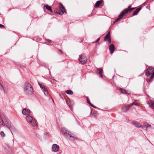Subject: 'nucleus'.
<instances>
[{
	"mask_svg": "<svg viewBox=\"0 0 154 154\" xmlns=\"http://www.w3.org/2000/svg\"><path fill=\"white\" fill-rule=\"evenodd\" d=\"M100 40V38H99L95 42H93V43H96L98 42Z\"/></svg>",
	"mask_w": 154,
	"mask_h": 154,
	"instance_id": "obj_30",
	"label": "nucleus"
},
{
	"mask_svg": "<svg viewBox=\"0 0 154 154\" xmlns=\"http://www.w3.org/2000/svg\"><path fill=\"white\" fill-rule=\"evenodd\" d=\"M38 85L40 86V88L42 90L45 94V95H48V91L45 87L39 83H38Z\"/></svg>",
	"mask_w": 154,
	"mask_h": 154,
	"instance_id": "obj_7",
	"label": "nucleus"
},
{
	"mask_svg": "<svg viewBox=\"0 0 154 154\" xmlns=\"http://www.w3.org/2000/svg\"><path fill=\"white\" fill-rule=\"evenodd\" d=\"M98 72L99 73L100 75V77L101 78L103 77V70L101 68H100L98 69Z\"/></svg>",
	"mask_w": 154,
	"mask_h": 154,
	"instance_id": "obj_17",
	"label": "nucleus"
},
{
	"mask_svg": "<svg viewBox=\"0 0 154 154\" xmlns=\"http://www.w3.org/2000/svg\"><path fill=\"white\" fill-rule=\"evenodd\" d=\"M87 103L89 104L91 106L94 108V106L91 103L88 98L87 99Z\"/></svg>",
	"mask_w": 154,
	"mask_h": 154,
	"instance_id": "obj_26",
	"label": "nucleus"
},
{
	"mask_svg": "<svg viewBox=\"0 0 154 154\" xmlns=\"http://www.w3.org/2000/svg\"><path fill=\"white\" fill-rule=\"evenodd\" d=\"M5 122L6 123V124L5 125L4 124V125H5L11 131V129L13 125L10 120L8 119L5 118Z\"/></svg>",
	"mask_w": 154,
	"mask_h": 154,
	"instance_id": "obj_3",
	"label": "nucleus"
},
{
	"mask_svg": "<svg viewBox=\"0 0 154 154\" xmlns=\"http://www.w3.org/2000/svg\"><path fill=\"white\" fill-rule=\"evenodd\" d=\"M66 93L67 94H73V92L70 90H68L66 91Z\"/></svg>",
	"mask_w": 154,
	"mask_h": 154,
	"instance_id": "obj_25",
	"label": "nucleus"
},
{
	"mask_svg": "<svg viewBox=\"0 0 154 154\" xmlns=\"http://www.w3.org/2000/svg\"><path fill=\"white\" fill-rule=\"evenodd\" d=\"M144 125L146 127V128H149L151 127V126L147 123H145L144 124Z\"/></svg>",
	"mask_w": 154,
	"mask_h": 154,
	"instance_id": "obj_23",
	"label": "nucleus"
},
{
	"mask_svg": "<svg viewBox=\"0 0 154 154\" xmlns=\"http://www.w3.org/2000/svg\"><path fill=\"white\" fill-rule=\"evenodd\" d=\"M154 69L152 67H149L146 70V75L147 76H149L152 73Z\"/></svg>",
	"mask_w": 154,
	"mask_h": 154,
	"instance_id": "obj_6",
	"label": "nucleus"
},
{
	"mask_svg": "<svg viewBox=\"0 0 154 154\" xmlns=\"http://www.w3.org/2000/svg\"><path fill=\"white\" fill-rule=\"evenodd\" d=\"M79 60L82 64L85 63L87 60V58L82 55H80L79 56Z\"/></svg>",
	"mask_w": 154,
	"mask_h": 154,
	"instance_id": "obj_4",
	"label": "nucleus"
},
{
	"mask_svg": "<svg viewBox=\"0 0 154 154\" xmlns=\"http://www.w3.org/2000/svg\"><path fill=\"white\" fill-rule=\"evenodd\" d=\"M108 41V42L109 43H110L111 42V38H109V39H108V40H107V41Z\"/></svg>",
	"mask_w": 154,
	"mask_h": 154,
	"instance_id": "obj_31",
	"label": "nucleus"
},
{
	"mask_svg": "<svg viewBox=\"0 0 154 154\" xmlns=\"http://www.w3.org/2000/svg\"><path fill=\"white\" fill-rule=\"evenodd\" d=\"M141 8H137L134 11V12L133 15H136L137 13L138 12L141 10Z\"/></svg>",
	"mask_w": 154,
	"mask_h": 154,
	"instance_id": "obj_20",
	"label": "nucleus"
},
{
	"mask_svg": "<svg viewBox=\"0 0 154 154\" xmlns=\"http://www.w3.org/2000/svg\"><path fill=\"white\" fill-rule=\"evenodd\" d=\"M127 13V12L126 11L125 9L123 11L119 16L118 18L116 19L114 21V23L115 22H117L120 20L124 16L125 14Z\"/></svg>",
	"mask_w": 154,
	"mask_h": 154,
	"instance_id": "obj_5",
	"label": "nucleus"
},
{
	"mask_svg": "<svg viewBox=\"0 0 154 154\" xmlns=\"http://www.w3.org/2000/svg\"><path fill=\"white\" fill-rule=\"evenodd\" d=\"M131 106H130V105H128L127 106H124L122 108V110L124 112H126L130 108Z\"/></svg>",
	"mask_w": 154,
	"mask_h": 154,
	"instance_id": "obj_15",
	"label": "nucleus"
},
{
	"mask_svg": "<svg viewBox=\"0 0 154 154\" xmlns=\"http://www.w3.org/2000/svg\"><path fill=\"white\" fill-rule=\"evenodd\" d=\"M46 8L47 9L48 11H50L51 12H53V11L51 9V7L50 6L48 5H46L45 6Z\"/></svg>",
	"mask_w": 154,
	"mask_h": 154,
	"instance_id": "obj_22",
	"label": "nucleus"
},
{
	"mask_svg": "<svg viewBox=\"0 0 154 154\" xmlns=\"http://www.w3.org/2000/svg\"><path fill=\"white\" fill-rule=\"evenodd\" d=\"M0 87H1L2 88L4 89V88L3 87V86L0 83Z\"/></svg>",
	"mask_w": 154,
	"mask_h": 154,
	"instance_id": "obj_34",
	"label": "nucleus"
},
{
	"mask_svg": "<svg viewBox=\"0 0 154 154\" xmlns=\"http://www.w3.org/2000/svg\"><path fill=\"white\" fill-rule=\"evenodd\" d=\"M110 38V32H109L107 35L106 36L104 39V41H107V40Z\"/></svg>",
	"mask_w": 154,
	"mask_h": 154,
	"instance_id": "obj_21",
	"label": "nucleus"
},
{
	"mask_svg": "<svg viewBox=\"0 0 154 154\" xmlns=\"http://www.w3.org/2000/svg\"><path fill=\"white\" fill-rule=\"evenodd\" d=\"M59 148V146L56 144H54L52 145L53 150L55 152H57L58 151Z\"/></svg>",
	"mask_w": 154,
	"mask_h": 154,
	"instance_id": "obj_10",
	"label": "nucleus"
},
{
	"mask_svg": "<svg viewBox=\"0 0 154 154\" xmlns=\"http://www.w3.org/2000/svg\"><path fill=\"white\" fill-rule=\"evenodd\" d=\"M27 121L32 126H34L35 125V120L33 119L30 116H27L26 118Z\"/></svg>",
	"mask_w": 154,
	"mask_h": 154,
	"instance_id": "obj_2",
	"label": "nucleus"
},
{
	"mask_svg": "<svg viewBox=\"0 0 154 154\" xmlns=\"http://www.w3.org/2000/svg\"><path fill=\"white\" fill-rule=\"evenodd\" d=\"M0 135L2 137H4L5 136V134L4 133V132L3 131H2L0 132Z\"/></svg>",
	"mask_w": 154,
	"mask_h": 154,
	"instance_id": "obj_27",
	"label": "nucleus"
},
{
	"mask_svg": "<svg viewBox=\"0 0 154 154\" xmlns=\"http://www.w3.org/2000/svg\"><path fill=\"white\" fill-rule=\"evenodd\" d=\"M67 137H69V139L72 140H75V136L73 134H72L71 132Z\"/></svg>",
	"mask_w": 154,
	"mask_h": 154,
	"instance_id": "obj_14",
	"label": "nucleus"
},
{
	"mask_svg": "<svg viewBox=\"0 0 154 154\" xmlns=\"http://www.w3.org/2000/svg\"><path fill=\"white\" fill-rule=\"evenodd\" d=\"M154 77V72L152 73V75L150 77V80H149V82H151L152 80V79Z\"/></svg>",
	"mask_w": 154,
	"mask_h": 154,
	"instance_id": "obj_28",
	"label": "nucleus"
},
{
	"mask_svg": "<svg viewBox=\"0 0 154 154\" xmlns=\"http://www.w3.org/2000/svg\"><path fill=\"white\" fill-rule=\"evenodd\" d=\"M131 6H130L128 7V8L127 9H125L126 11L128 13V12H131L133 10L135 9V8H131Z\"/></svg>",
	"mask_w": 154,
	"mask_h": 154,
	"instance_id": "obj_19",
	"label": "nucleus"
},
{
	"mask_svg": "<svg viewBox=\"0 0 154 154\" xmlns=\"http://www.w3.org/2000/svg\"><path fill=\"white\" fill-rule=\"evenodd\" d=\"M23 115H27L29 114L30 113V111L29 109H26L25 108L23 109L22 112Z\"/></svg>",
	"mask_w": 154,
	"mask_h": 154,
	"instance_id": "obj_12",
	"label": "nucleus"
},
{
	"mask_svg": "<svg viewBox=\"0 0 154 154\" xmlns=\"http://www.w3.org/2000/svg\"><path fill=\"white\" fill-rule=\"evenodd\" d=\"M47 41L49 42H51V41L49 39H47Z\"/></svg>",
	"mask_w": 154,
	"mask_h": 154,
	"instance_id": "obj_35",
	"label": "nucleus"
},
{
	"mask_svg": "<svg viewBox=\"0 0 154 154\" xmlns=\"http://www.w3.org/2000/svg\"><path fill=\"white\" fill-rule=\"evenodd\" d=\"M119 89L122 93L129 94L130 93V92H127L125 90L122 88H120Z\"/></svg>",
	"mask_w": 154,
	"mask_h": 154,
	"instance_id": "obj_16",
	"label": "nucleus"
},
{
	"mask_svg": "<svg viewBox=\"0 0 154 154\" xmlns=\"http://www.w3.org/2000/svg\"><path fill=\"white\" fill-rule=\"evenodd\" d=\"M135 105L136 106H138L139 104L137 103H135V102L133 103L132 104L130 105V106H131L132 105Z\"/></svg>",
	"mask_w": 154,
	"mask_h": 154,
	"instance_id": "obj_29",
	"label": "nucleus"
},
{
	"mask_svg": "<svg viewBox=\"0 0 154 154\" xmlns=\"http://www.w3.org/2000/svg\"><path fill=\"white\" fill-rule=\"evenodd\" d=\"M103 2V0H100V1H97L95 4L94 7L95 8L97 7L100 5V4L102 2Z\"/></svg>",
	"mask_w": 154,
	"mask_h": 154,
	"instance_id": "obj_18",
	"label": "nucleus"
},
{
	"mask_svg": "<svg viewBox=\"0 0 154 154\" xmlns=\"http://www.w3.org/2000/svg\"><path fill=\"white\" fill-rule=\"evenodd\" d=\"M35 134L37 137H38L39 138H40V135L39 134L37 133V134Z\"/></svg>",
	"mask_w": 154,
	"mask_h": 154,
	"instance_id": "obj_32",
	"label": "nucleus"
},
{
	"mask_svg": "<svg viewBox=\"0 0 154 154\" xmlns=\"http://www.w3.org/2000/svg\"><path fill=\"white\" fill-rule=\"evenodd\" d=\"M24 93L27 94H31L33 92V89L31 85L28 82L25 83L24 86Z\"/></svg>",
	"mask_w": 154,
	"mask_h": 154,
	"instance_id": "obj_1",
	"label": "nucleus"
},
{
	"mask_svg": "<svg viewBox=\"0 0 154 154\" xmlns=\"http://www.w3.org/2000/svg\"><path fill=\"white\" fill-rule=\"evenodd\" d=\"M150 106L154 109V101H151L149 104Z\"/></svg>",
	"mask_w": 154,
	"mask_h": 154,
	"instance_id": "obj_24",
	"label": "nucleus"
},
{
	"mask_svg": "<svg viewBox=\"0 0 154 154\" xmlns=\"http://www.w3.org/2000/svg\"><path fill=\"white\" fill-rule=\"evenodd\" d=\"M61 130L62 133L66 137L68 136V134H69L70 132L68 131L66 128L64 127L62 128Z\"/></svg>",
	"mask_w": 154,
	"mask_h": 154,
	"instance_id": "obj_9",
	"label": "nucleus"
},
{
	"mask_svg": "<svg viewBox=\"0 0 154 154\" xmlns=\"http://www.w3.org/2000/svg\"><path fill=\"white\" fill-rule=\"evenodd\" d=\"M132 124L135 126L137 128H140L142 127V125L140 124L139 122L136 121H134L132 122L131 123Z\"/></svg>",
	"mask_w": 154,
	"mask_h": 154,
	"instance_id": "obj_11",
	"label": "nucleus"
},
{
	"mask_svg": "<svg viewBox=\"0 0 154 154\" xmlns=\"http://www.w3.org/2000/svg\"><path fill=\"white\" fill-rule=\"evenodd\" d=\"M115 47L114 45L112 44L109 46V49L111 54H113L114 51Z\"/></svg>",
	"mask_w": 154,
	"mask_h": 154,
	"instance_id": "obj_13",
	"label": "nucleus"
},
{
	"mask_svg": "<svg viewBox=\"0 0 154 154\" xmlns=\"http://www.w3.org/2000/svg\"><path fill=\"white\" fill-rule=\"evenodd\" d=\"M2 27L5 28V27L4 26L2 25V24H0V28H2Z\"/></svg>",
	"mask_w": 154,
	"mask_h": 154,
	"instance_id": "obj_33",
	"label": "nucleus"
},
{
	"mask_svg": "<svg viewBox=\"0 0 154 154\" xmlns=\"http://www.w3.org/2000/svg\"><path fill=\"white\" fill-rule=\"evenodd\" d=\"M59 8H60V12H59L58 14L59 15H62L63 14L64 12L65 11V9L63 6L60 3L59 4Z\"/></svg>",
	"mask_w": 154,
	"mask_h": 154,
	"instance_id": "obj_8",
	"label": "nucleus"
}]
</instances>
